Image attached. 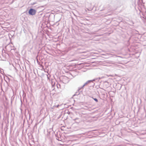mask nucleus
I'll use <instances>...</instances> for the list:
<instances>
[{"mask_svg":"<svg viewBox=\"0 0 146 146\" xmlns=\"http://www.w3.org/2000/svg\"><path fill=\"white\" fill-rule=\"evenodd\" d=\"M100 79L101 78L99 77L98 78L94 79L93 80H88L82 86L78 88V90L79 91L81 89H83L85 86H94V83L93 81H95L96 80H97L98 81H99Z\"/></svg>","mask_w":146,"mask_h":146,"instance_id":"f257e3e1","label":"nucleus"},{"mask_svg":"<svg viewBox=\"0 0 146 146\" xmlns=\"http://www.w3.org/2000/svg\"><path fill=\"white\" fill-rule=\"evenodd\" d=\"M5 48L7 51L10 52L11 51V52H13V50L15 52V50L16 49V48L12 43L9 44L5 46Z\"/></svg>","mask_w":146,"mask_h":146,"instance_id":"f03ea898","label":"nucleus"},{"mask_svg":"<svg viewBox=\"0 0 146 146\" xmlns=\"http://www.w3.org/2000/svg\"><path fill=\"white\" fill-rule=\"evenodd\" d=\"M36 13V11L33 9H30L29 11V15H35Z\"/></svg>","mask_w":146,"mask_h":146,"instance_id":"7ed1b4c3","label":"nucleus"},{"mask_svg":"<svg viewBox=\"0 0 146 146\" xmlns=\"http://www.w3.org/2000/svg\"><path fill=\"white\" fill-rule=\"evenodd\" d=\"M59 134L58 133H57V134H56V139L59 141H61L62 139L61 138V135L60 132H59Z\"/></svg>","mask_w":146,"mask_h":146,"instance_id":"20e7f679","label":"nucleus"},{"mask_svg":"<svg viewBox=\"0 0 146 146\" xmlns=\"http://www.w3.org/2000/svg\"><path fill=\"white\" fill-rule=\"evenodd\" d=\"M80 90L79 91L78 90H77V91L76 92L75 94L73 95L74 96L75 95H78L80 94V92H81V91H80Z\"/></svg>","mask_w":146,"mask_h":146,"instance_id":"39448f33","label":"nucleus"},{"mask_svg":"<svg viewBox=\"0 0 146 146\" xmlns=\"http://www.w3.org/2000/svg\"><path fill=\"white\" fill-rule=\"evenodd\" d=\"M92 98L96 102H98V99L96 98H94L93 97Z\"/></svg>","mask_w":146,"mask_h":146,"instance_id":"423d86ee","label":"nucleus"},{"mask_svg":"<svg viewBox=\"0 0 146 146\" xmlns=\"http://www.w3.org/2000/svg\"><path fill=\"white\" fill-rule=\"evenodd\" d=\"M0 72H1V74H3V73H4V72H3H3H2V71H1V70H3V69H0Z\"/></svg>","mask_w":146,"mask_h":146,"instance_id":"0eeeda50","label":"nucleus"},{"mask_svg":"<svg viewBox=\"0 0 146 146\" xmlns=\"http://www.w3.org/2000/svg\"><path fill=\"white\" fill-rule=\"evenodd\" d=\"M50 75L48 76V75H47V78H48V79H49V78H50Z\"/></svg>","mask_w":146,"mask_h":146,"instance_id":"6e6552de","label":"nucleus"},{"mask_svg":"<svg viewBox=\"0 0 146 146\" xmlns=\"http://www.w3.org/2000/svg\"><path fill=\"white\" fill-rule=\"evenodd\" d=\"M143 0H139V2L140 3H143Z\"/></svg>","mask_w":146,"mask_h":146,"instance_id":"1a4fd4ad","label":"nucleus"},{"mask_svg":"<svg viewBox=\"0 0 146 146\" xmlns=\"http://www.w3.org/2000/svg\"><path fill=\"white\" fill-rule=\"evenodd\" d=\"M78 118H75V119H74L73 120H78Z\"/></svg>","mask_w":146,"mask_h":146,"instance_id":"9d476101","label":"nucleus"},{"mask_svg":"<svg viewBox=\"0 0 146 146\" xmlns=\"http://www.w3.org/2000/svg\"><path fill=\"white\" fill-rule=\"evenodd\" d=\"M76 122L77 123H79V122H80V121H76Z\"/></svg>","mask_w":146,"mask_h":146,"instance_id":"9b49d317","label":"nucleus"},{"mask_svg":"<svg viewBox=\"0 0 146 146\" xmlns=\"http://www.w3.org/2000/svg\"><path fill=\"white\" fill-rule=\"evenodd\" d=\"M59 106V105H58L56 106V107H58Z\"/></svg>","mask_w":146,"mask_h":146,"instance_id":"f8f14e48","label":"nucleus"},{"mask_svg":"<svg viewBox=\"0 0 146 146\" xmlns=\"http://www.w3.org/2000/svg\"><path fill=\"white\" fill-rule=\"evenodd\" d=\"M37 124H36L34 126V127H35V126H36V125Z\"/></svg>","mask_w":146,"mask_h":146,"instance_id":"ddd939ff","label":"nucleus"},{"mask_svg":"<svg viewBox=\"0 0 146 146\" xmlns=\"http://www.w3.org/2000/svg\"><path fill=\"white\" fill-rule=\"evenodd\" d=\"M14 1V0L13 1H12V2H13Z\"/></svg>","mask_w":146,"mask_h":146,"instance_id":"4468645a","label":"nucleus"}]
</instances>
